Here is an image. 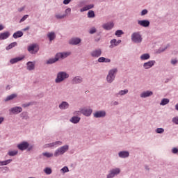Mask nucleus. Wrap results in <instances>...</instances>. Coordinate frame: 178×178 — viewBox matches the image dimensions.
Segmentation results:
<instances>
[{"mask_svg": "<svg viewBox=\"0 0 178 178\" xmlns=\"http://www.w3.org/2000/svg\"><path fill=\"white\" fill-rule=\"evenodd\" d=\"M70 55V52H65V53H58L56 55V58H50L47 61V65H52V63H55V62H58L59 59H65V58H67Z\"/></svg>", "mask_w": 178, "mask_h": 178, "instance_id": "nucleus-1", "label": "nucleus"}, {"mask_svg": "<svg viewBox=\"0 0 178 178\" xmlns=\"http://www.w3.org/2000/svg\"><path fill=\"white\" fill-rule=\"evenodd\" d=\"M68 77L69 74L65 72H58L56 79V83H62L65 79H67Z\"/></svg>", "mask_w": 178, "mask_h": 178, "instance_id": "nucleus-2", "label": "nucleus"}, {"mask_svg": "<svg viewBox=\"0 0 178 178\" xmlns=\"http://www.w3.org/2000/svg\"><path fill=\"white\" fill-rule=\"evenodd\" d=\"M131 40L136 44H140L143 41V38L139 32H135L131 35Z\"/></svg>", "mask_w": 178, "mask_h": 178, "instance_id": "nucleus-3", "label": "nucleus"}, {"mask_svg": "<svg viewBox=\"0 0 178 178\" xmlns=\"http://www.w3.org/2000/svg\"><path fill=\"white\" fill-rule=\"evenodd\" d=\"M118 73V69L115 68L109 71L108 75L107 76L108 83H112L115 80V74Z\"/></svg>", "mask_w": 178, "mask_h": 178, "instance_id": "nucleus-4", "label": "nucleus"}, {"mask_svg": "<svg viewBox=\"0 0 178 178\" xmlns=\"http://www.w3.org/2000/svg\"><path fill=\"white\" fill-rule=\"evenodd\" d=\"M69 149L68 145H64L60 148H58L56 152H54V156H59V155H63L66 151Z\"/></svg>", "mask_w": 178, "mask_h": 178, "instance_id": "nucleus-5", "label": "nucleus"}, {"mask_svg": "<svg viewBox=\"0 0 178 178\" xmlns=\"http://www.w3.org/2000/svg\"><path fill=\"white\" fill-rule=\"evenodd\" d=\"M120 173V169L115 168L112 170L110 173L107 175V178H113L116 176V175H119Z\"/></svg>", "mask_w": 178, "mask_h": 178, "instance_id": "nucleus-6", "label": "nucleus"}, {"mask_svg": "<svg viewBox=\"0 0 178 178\" xmlns=\"http://www.w3.org/2000/svg\"><path fill=\"white\" fill-rule=\"evenodd\" d=\"M102 54V50H101V49H95L90 53V55L92 56V58H99V56Z\"/></svg>", "mask_w": 178, "mask_h": 178, "instance_id": "nucleus-7", "label": "nucleus"}, {"mask_svg": "<svg viewBox=\"0 0 178 178\" xmlns=\"http://www.w3.org/2000/svg\"><path fill=\"white\" fill-rule=\"evenodd\" d=\"M38 45L37 44H32L28 47V51L31 52V54H35L38 52Z\"/></svg>", "mask_w": 178, "mask_h": 178, "instance_id": "nucleus-8", "label": "nucleus"}, {"mask_svg": "<svg viewBox=\"0 0 178 178\" xmlns=\"http://www.w3.org/2000/svg\"><path fill=\"white\" fill-rule=\"evenodd\" d=\"M22 111L23 109L22 108V107L15 106L14 108H11L10 112H11V113H13L14 115H17L18 113H20V112H22Z\"/></svg>", "mask_w": 178, "mask_h": 178, "instance_id": "nucleus-9", "label": "nucleus"}, {"mask_svg": "<svg viewBox=\"0 0 178 178\" xmlns=\"http://www.w3.org/2000/svg\"><path fill=\"white\" fill-rule=\"evenodd\" d=\"M58 145H62V142L60 141H56L50 144H46L44 145V148H50L52 147H57Z\"/></svg>", "mask_w": 178, "mask_h": 178, "instance_id": "nucleus-10", "label": "nucleus"}, {"mask_svg": "<svg viewBox=\"0 0 178 178\" xmlns=\"http://www.w3.org/2000/svg\"><path fill=\"white\" fill-rule=\"evenodd\" d=\"M138 24H139V26H141L142 27H149V21L139 20V21H138Z\"/></svg>", "mask_w": 178, "mask_h": 178, "instance_id": "nucleus-11", "label": "nucleus"}, {"mask_svg": "<svg viewBox=\"0 0 178 178\" xmlns=\"http://www.w3.org/2000/svg\"><path fill=\"white\" fill-rule=\"evenodd\" d=\"M69 42L71 45H77L81 42V40L79 38H74L71 39Z\"/></svg>", "mask_w": 178, "mask_h": 178, "instance_id": "nucleus-12", "label": "nucleus"}, {"mask_svg": "<svg viewBox=\"0 0 178 178\" xmlns=\"http://www.w3.org/2000/svg\"><path fill=\"white\" fill-rule=\"evenodd\" d=\"M155 65V60H150L143 64V67L145 69H151Z\"/></svg>", "mask_w": 178, "mask_h": 178, "instance_id": "nucleus-13", "label": "nucleus"}, {"mask_svg": "<svg viewBox=\"0 0 178 178\" xmlns=\"http://www.w3.org/2000/svg\"><path fill=\"white\" fill-rule=\"evenodd\" d=\"M17 147L21 151H24V149H27V148H29V143L27 142H24L18 145Z\"/></svg>", "mask_w": 178, "mask_h": 178, "instance_id": "nucleus-14", "label": "nucleus"}, {"mask_svg": "<svg viewBox=\"0 0 178 178\" xmlns=\"http://www.w3.org/2000/svg\"><path fill=\"white\" fill-rule=\"evenodd\" d=\"M10 35V33H9V31L0 33V41H2V40H6L7 38H9Z\"/></svg>", "mask_w": 178, "mask_h": 178, "instance_id": "nucleus-15", "label": "nucleus"}, {"mask_svg": "<svg viewBox=\"0 0 178 178\" xmlns=\"http://www.w3.org/2000/svg\"><path fill=\"white\" fill-rule=\"evenodd\" d=\"M81 113L84 115V116H90L92 113V110L83 108L81 110Z\"/></svg>", "mask_w": 178, "mask_h": 178, "instance_id": "nucleus-16", "label": "nucleus"}, {"mask_svg": "<svg viewBox=\"0 0 178 178\" xmlns=\"http://www.w3.org/2000/svg\"><path fill=\"white\" fill-rule=\"evenodd\" d=\"M23 59H24V56H23V57H17V58L11 59L10 60V62L12 65H14V63H17V62H20V60H23Z\"/></svg>", "mask_w": 178, "mask_h": 178, "instance_id": "nucleus-17", "label": "nucleus"}, {"mask_svg": "<svg viewBox=\"0 0 178 178\" xmlns=\"http://www.w3.org/2000/svg\"><path fill=\"white\" fill-rule=\"evenodd\" d=\"M106 115L105 111H97L94 113L95 118H104Z\"/></svg>", "mask_w": 178, "mask_h": 178, "instance_id": "nucleus-18", "label": "nucleus"}, {"mask_svg": "<svg viewBox=\"0 0 178 178\" xmlns=\"http://www.w3.org/2000/svg\"><path fill=\"white\" fill-rule=\"evenodd\" d=\"M113 23L110 22V23H107L103 25V28L104 29V30H111L112 29H113Z\"/></svg>", "mask_w": 178, "mask_h": 178, "instance_id": "nucleus-19", "label": "nucleus"}, {"mask_svg": "<svg viewBox=\"0 0 178 178\" xmlns=\"http://www.w3.org/2000/svg\"><path fill=\"white\" fill-rule=\"evenodd\" d=\"M82 81H83V78H81V76H76L72 80L73 84H79V83H81Z\"/></svg>", "mask_w": 178, "mask_h": 178, "instance_id": "nucleus-20", "label": "nucleus"}, {"mask_svg": "<svg viewBox=\"0 0 178 178\" xmlns=\"http://www.w3.org/2000/svg\"><path fill=\"white\" fill-rule=\"evenodd\" d=\"M152 94L153 93L151 91H146V92H143L140 95V97H141V98H147V97H151V95H152Z\"/></svg>", "mask_w": 178, "mask_h": 178, "instance_id": "nucleus-21", "label": "nucleus"}, {"mask_svg": "<svg viewBox=\"0 0 178 178\" xmlns=\"http://www.w3.org/2000/svg\"><path fill=\"white\" fill-rule=\"evenodd\" d=\"M13 38H20V37H23V32L18 31L13 35Z\"/></svg>", "mask_w": 178, "mask_h": 178, "instance_id": "nucleus-22", "label": "nucleus"}, {"mask_svg": "<svg viewBox=\"0 0 178 178\" xmlns=\"http://www.w3.org/2000/svg\"><path fill=\"white\" fill-rule=\"evenodd\" d=\"M60 109H67L69 108V104L66 102H63L60 105H59Z\"/></svg>", "mask_w": 178, "mask_h": 178, "instance_id": "nucleus-23", "label": "nucleus"}, {"mask_svg": "<svg viewBox=\"0 0 178 178\" xmlns=\"http://www.w3.org/2000/svg\"><path fill=\"white\" fill-rule=\"evenodd\" d=\"M26 65H27V70H34V67L35 66L34 63L29 61V62L27 63Z\"/></svg>", "mask_w": 178, "mask_h": 178, "instance_id": "nucleus-24", "label": "nucleus"}, {"mask_svg": "<svg viewBox=\"0 0 178 178\" xmlns=\"http://www.w3.org/2000/svg\"><path fill=\"white\" fill-rule=\"evenodd\" d=\"M17 97V95L16 94L10 95L6 98L5 102H7L8 101H12V99L16 98Z\"/></svg>", "mask_w": 178, "mask_h": 178, "instance_id": "nucleus-25", "label": "nucleus"}, {"mask_svg": "<svg viewBox=\"0 0 178 178\" xmlns=\"http://www.w3.org/2000/svg\"><path fill=\"white\" fill-rule=\"evenodd\" d=\"M115 47H118V40L116 39H113L111 40L110 48H115Z\"/></svg>", "mask_w": 178, "mask_h": 178, "instance_id": "nucleus-26", "label": "nucleus"}, {"mask_svg": "<svg viewBox=\"0 0 178 178\" xmlns=\"http://www.w3.org/2000/svg\"><path fill=\"white\" fill-rule=\"evenodd\" d=\"M119 156L120 158H127V156H129V153L128 152H120L119 153Z\"/></svg>", "mask_w": 178, "mask_h": 178, "instance_id": "nucleus-27", "label": "nucleus"}, {"mask_svg": "<svg viewBox=\"0 0 178 178\" xmlns=\"http://www.w3.org/2000/svg\"><path fill=\"white\" fill-rule=\"evenodd\" d=\"M47 37H48V38H49L50 41H52L53 40H55V37H56L55 33H54V32L49 33L47 34Z\"/></svg>", "mask_w": 178, "mask_h": 178, "instance_id": "nucleus-28", "label": "nucleus"}, {"mask_svg": "<svg viewBox=\"0 0 178 178\" xmlns=\"http://www.w3.org/2000/svg\"><path fill=\"white\" fill-rule=\"evenodd\" d=\"M16 45H17V42H14L13 43H10L7 47H6V50L9 51V49H12V48H15V47H16Z\"/></svg>", "mask_w": 178, "mask_h": 178, "instance_id": "nucleus-29", "label": "nucleus"}, {"mask_svg": "<svg viewBox=\"0 0 178 178\" xmlns=\"http://www.w3.org/2000/svg\"><path fill=\"white\" fill-rule=\"evenodd\" d=\"M70 122H72V123H79V122H80V118L79 117H72L71 119H70Z\"/></svg>", "mask_w": 178, "mask_h": 178, "instance_id": "nucleus-30", "label": "nucleus"}, {"mask_svg": "<svg viewBox=\"0 0 178 178\" xmlns=\"http://www.w3.org/2000/svg\"><path fill=\"white\" fill-rule=\"evenodd\" d=\"M12 161V159H8L4 161H0V166H4L6 165H9V163H10Z\"/></svg>", "mask_w": 178, "mask_h": 178, "instance_id": "nucleus-31", "label": "nucleus"}, {"mask_svg": "<svg viewBox=\"0 0 178 178\" xmlns=\"http://www.w3.org/2000/svg\"><path fill=\"white\" fill-rule=\"evenodd\" d=\"M43 156H46V158H52L54 156V154L49 152H44L42 153Z\"/></svg>", "mask_w": 178, "mask_h": 178, "instance_id": "nucleus-32", "label": "nucleus"}, {"mask_svg": "<svg viewBox=\"0 0 178 178\" xmlns=\"http://www.w3.org/2000/svg\"><path fill=\"white\" fill-rule=\"evenodd\" d=\"M149 58V54H143L141 56H140V59L142 60H147V59H148Z\"/></svg>", "mask_w": 178, "mask_h": 178, "instance_id": "nucleus-33", "label": "nucleus"}, {"mask_svg": "<svg viewBox=\"0 0 178 178\" xmlns=\"http://www.w3.org/2000/svg\"><path fill=\"white\" fill-rule=\"evenodd\" d=\"M168 102H169V99H163L161 100V102L160 103V105H162V106L168 105Z\"/></svg>", "mask_w": 178, "mask_h": 178, "instance_id": "nucleus-34", "label": "nucleus"}, {"mask_svg": "<svg viewBox=\"0 0 178 178\" xmlns=\"http://www.w3.org/2000/svg\"><path fill=\"white\" fill-rule=\"evenodd\" d=\"M88 17H95V13H94V11L92 10L88 11Z\"/></svg>", "mask_w": 178, "mask_h": 178, "instance_id": "nucleus-35", "label": "nucleus"}, {"mask_svg": "<svg viewBox=\"0 0 178 178\" xmlns=\"http://www.w3.org/2000/svg\"><path fill=\"white\" fill-rule=\"evenodd\" d=\"M122 34H124V33L122 30H118L115 31V35H117V37H120Z\"/></svg>", "mask_w": 178, "mask_h": 178, "instance_id": "nucleus-36", "label": "nucleus"}, {"mask_svg": "<svg viewBox=\"0 0 178 178\" xmlns=\"http://www.w3.org/2000/svg\"><path fill=\"white\" fill-rule=\"evenodd\" d=\"M8 155H10V156H15V155H17V150L9 152Z\"/></svg>", "mask_w": 178, "mask_h": 178, "instance_id": "nucleus-37", "label": "nucleus"}, {"mask_svg": "<svg viewBox=\"0 0 178 178\" xmlns=\"http://www.w3.org/2000/svg\"><path fill=\"white\" fill-rule=\"evenodd\" d=\"M60 172H62L63 174L67 173V172H69V168H67V166H65L60 170Z\"/></svg>", "mask_w": 178, "mask_h": 178, "instance_id": "nucleus-38", "label": "nucleus"}, {"mask_svg": "<svg viewBox=\"0 0 178 178\" xmlns=\"http://www.w3.org/2000/svg\"><path fill=\"white\" fill-rule=\"evenodd\" d=\"M127 92H129V90L125 89L124 90H121L119 92L120 95H126V94H127Z\"/></svg>", "mask_w": 178, "mask_h": 178, "instance_id": "nucleus-39", "label": "nucleus"}, {"mask_svg": "<svg viewBox=\"0 0 178 178\" xmlns=\"http://www.w3.org/2000/svg\"><path fill=\"white\" fill-rule=\"evenodd\" d=\"M44 172L46 175H51V173H52V170L49 168H47L44 169Z\"/></svg>", "mask_w": 178, "mask_h": 178, "instance_id": "nucleus-40", "label": "nucleus"}, {"mask_svg": "<svg viewBox=\"0 0 178 178\" xmlns=\"http://www.w3.org/2000/svg\"><path fill=\"white\" fill-rule=\"evenodd\" d=\"M156 133H158L159 134H162V133H163L165 131V130L163 129V128H158L156 130Z\"/></svg>", "mask_w": 178, "mask_h": 178, "instance_id": "nucleus-41", "label": "nucleus"}, {"mask_svg": "<svg viewBox=\"0 0 178 178\" xmlns=\"http://www.w3.org/2000/svg\"><path fill=\"white\" fill-rule=\"evenodd\" d=\"M56 19H64V17H66V15H60L59 14L56 15Z\"/></svg>", "mask_w": 178, "mask_h": 178, "instance_id": "nucleus-42", "label": "nucleus"}, {"mask_svg": "<svg viewBox=\"0 0 178 178\" xmlns=\"http://www.w3.org/2000/svg\"><path fill=\"white\" fill-rule=\"evenodd\" d=\"M172 122V123H175V124H178V117H174Z\"/></svg>", "mask_w": 178, "mask_h": 178, "instance_id": "nucleus-43", "label": "nucleus"}, {"mask_svg": "<svg viewBox=\"0 0 178 178\" xmlns=\"http://www.w3.org/2000/svg\"><path fill=\"white\" fill-rule=\"evenodd\" d=\"M86 10H90L87 6L80 9V12H86Z\"/></svg>", "mask_w": 178, "mask_h": 178, "instance_id": "nucleus-44", "label": "nucleus"}, {"mask_svg": "<svg viewBox=\"0 0 178 178\" xmlns=\"http://www.w3.org/2000/svg\"><path fill=\"white\" fill-rule=\"evenodd\" d=\"M98 62H99V63H102L105 62V58H104V57H100V58H98Z\"/></svg>", "mask_w": 178, "mask_h": 178, "instance_id": "nucleus-45", "label": "nucleus"}, {"mask_svg": "<svg viewBox=\"0 0 178 178\" xmlns=\"http://www.w3.org/2000/svg\"><path fill=\"white\" fill-rule=\"evenodd\" d=\"M71 12H72V9L70 8H67L65 10V15H66V16H67V15H69Z\"/></svg>", "mask_w": 178, "mask_h": 178, "instance_id": "nucleus-46", "label": "nucleus"}, {"mask_svg": "<svg viewBox=\"0 0 178 178\" xmlns=\"http://www.w3.org/2000/svg\"><path fill=\"white\" fill-rule=\"evenodd\" d=\"M27 17H29V15H24V16L20 19V23H22V22H24V20H26V19H27Z\"/></svg>", "mask_w": 178, "mask_h": 178, "instance_id": "nucleus-47", "label": "nucleus"}, {"mask_svg": "<svg viewBox=\"0 0 178 178\" xmlns=\"http://www.w3.org/2000/svg\"><path fill=\"white\" fill-rule=\"evenodd\" d=\"M147 13H148V10L145 9V10H142L141 16H144L145 15H147Z\"/></svg>", "mask_w": 178, "mask_h": 178, "instance_id": "nucleus-48", "label": "nucleus"}, {"mask_svg": "<svg viewBox=\"0 0 178 178\" xmlns=\"http://www.w3.org/2000/svg\"><path fill=\"white\" fill-rule=\"evenodd\" d=\"M96 31H97V29H95V28H92L90 30V34H94V33H96Z\"/></svg>", "mask_w": 178, "mask_h": 178, "instance_id": "nucleus-49", "label": "nucleus"}, {"mask_svg": "<svg viewBox=\"0 0 178 178\" xmlns=\"http://www.w3.org/2000/svg\"><path fill=\"white\" fill-rule=\"evenodd\" d=\"M71 1L72 0H64L63 3L64 5H69V3H70Z\"/></svg>", "mask_w": 178, "mask_h": 178, "instance_id": "nucleus-50", "label": "nucleus"}, {"mask_svg": "<svg viewBox=\"0 0 178 178\" xmlns=\"http://www.w3.org/2000/svg\"><path fill=\"white\" fill-rule=\"evenodd\" d=\"M172 153L173 154H177L178 153V149L175 147L172 149Z\"/></svg>", "mask_w": 178, "mask_h": 178, "instance_id": "nucleus-51", "label": "nucleus"}, {"mask_svg": "<svg viewBox=\"0 0 178 178\" xmlns=\"http://www.w3.org/2000/svg\"><path fill=\"white\" fill-rule=\"evenodd\" d=\"M171 63H172V65H176V63H177V60H176V59H172V60H171Z\"/></svg>", "mask_w": 178, "mask_h": 178, "instance_id": "nucleus-52", "label": "nucleus"}, {"mask_svg": "<svg viewBox=\"0 0 178 178\" xmlns=\"http://www.w3.org/2000/svg\"><path fill=\"white\" fill-rule=\"evenodd\" d=\"M88 6V8L90 10V9H92V8H94V4H90V5H88L86 6Z\"/></svg>", "mask_w": 178, "mask_h": 178, "instance_id": "nucleus-53", "label": "nucleus"}, {"mask_svg": "<svg viewBox=\"0 0 178 178\" xmlns=\"http://www.w3.org/2000/svg\"><path fill=\"white\" fill-rule=\"evenodd\" d=\"M104 62H105V63H111V59H109V58H105Z\"/></svg>", "mask_w": 178, "mask_h": 178, "instance_id": "nucleus-54", "label": "nucleus"}, {"mask_svg": "<svg viewBox=\"0 0 178 178\" xmlns=\"http://www.w3.org/2000/svg\"><path fill=\"white\" fill-rule=\"evenodd\" d=\"M4 118L3 117H0V124L2 123V122H3Z\"/></svg>", "mask_w": 178, "mask_h": 178, "instance_id": "nucleus-55", "label": "nucleus"}, {"mask_svg": "<svg viewBox=\"0 0 178 178\" xmlns=\"http://www.w3.org/2000/svg\"><path fill=\"white\" fill-rule=\"evenodd\" d=\"M3 26L2 24H0V31H2L3 30Z\"/></svg>", "mask_w": 178, "mask_h": 178, "instance_id": "nucleus-56", "label": "nucleus"}, {"mask_svg": "<svg viewBox=\"0 0 178 178\" xmlns=\"http://www.w3.org/2000/svg\"><path fill=\"white\" fill-rule=\"evenodd\" d=\"M30 106V104H23L22 105V106L24 107V108H27V106Z\"/></svg>", "mask_w": 178, "mask_h": 178, "instance_id": "nucleus-57", "label": "nucleus"}, {"mask_svg": "<svg viewBox=\"0 0 178 178\" xmlns=\"http://www.w3.org/2000/svg\"><path fill=\"white\" fill-rule=\"evenodd\" d=\"M30 29V27H26V28H25V29H24V31H27V30H29Z\"/></svg>", "mask_w": 178, "mask_h": 178, "instance_id": "nucleus-58", "label": "nucleus"}, {"mask_svg": "<svg viewBox=\"0 0 178 178\" xmlns=\"http://www.w3.org/2000/svg\"><path fill=\"white\" fill-rule=\"evenodd\" d=\"M120 42H122V40H119L117 41V44L119 45V44H120Z\"/></svg>", "mask_w": 178, "mask_h": 178, "instance_id": "nucleus-59", "label": "nucleus"}, {"mask_svg": "<svg viewBox=\"0 0 178 178\" xmlns=\"http://www.w3.org/2000/svg\"><path fill=\"white\" fill-rule=\"evenodd\" d=\"M175 109H176L177 111H178V104H177L175 105Z\"/></svg>", "mask_w": 178, "mask_h": 178, "instance_id": "nucleus-60", "label": "nucleus"}, {"mask_svg": "<svg viewBox=\"0 0 178 178\" xmlns=\"http://www.w3.org/2000/svg\"><path fill=\"white\" fill-rule=\"evenodd\" d=\"M74 115H79V111L78 112H75Z\"/></svg>", "mask_w": 178, "mask_h": 178, "instance_id": "nucleus-61", "label": "nucleus"}, {"mask_svg": "<svg viewBox=\"0 0 178 178\" xmlns=\"http://www.w3.org/2000/svg\"><path fill=\"white\" fill-rule=\"evenodd\" d=\"M8 90H10V88H9V86H7L6 90H8Z\"/></svg>", "mask_w": 178, "mask_h": 178, "instance_id": "nucleus-62", "label": "nucleus"}, {"mask_svg": "<svg viewBox=\"0 0 178 178\" xmlns=\"http://www.w3.org/2000/svg\"><path fill=\"white\" fill-rule=\"evenodd\" d=\"M114 104H115V105H118V102H115L114 103Z\"/></svg>", "mask_w": 178, "mask_h": 178, "instance_id": "nucleus-63", "label": "nucleus"}]
</instances>
